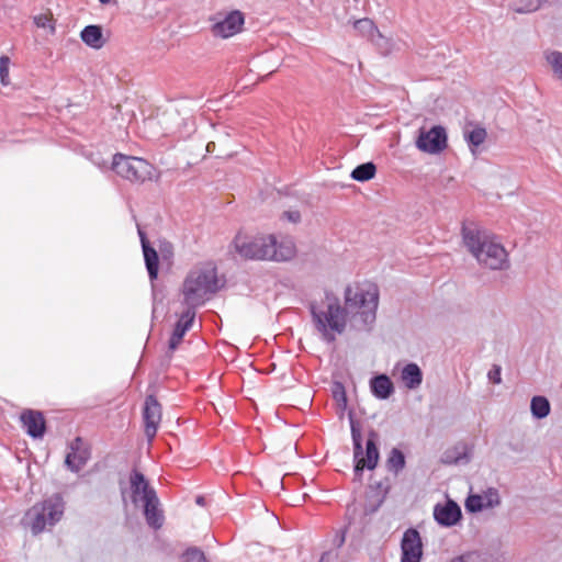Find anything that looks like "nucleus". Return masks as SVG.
Segmentation results:
<instances>
[{"instance_id":"nucleus-1","label":"nucleus","mask_w":562,"mask_h":562,"mask_svg":"<svg viewBox=\"0 0 562 562\" xmlns=\"http://www.w3.org/2000/svg\"><path fill=\"white\" fill-rule=\"evenodd\" d=\"M232 248L244 260L252 261H290L296 256L295 243L290 237L278 238L274 234L251 235L239 231Z\"/></svg>"},{"instance_id":"nucleus-2","label":"nucleus","mask_w":562,"mask_h":562,"mask_svg":"<svg viewBox=\"0 0 562 562\" xmlns=\"http://www.w3.org/2000/svg\"><path fill=\"white\" fill-rule=\"evenodd\" d=\"M316 328L323 338L333 342L336 334H342L347 325L348 310L340 305L339 299L326 293L321 300L311 305Z\"/></svg>"},{"instance_id":"nucleus-3","label":"nucleus","mask_w":562,"mask_h":562,"mask_svg":"<svg viewBox=\"0 0 562 562\" xmlns=\"http://www.w3.org/2000/svg\"><path fill=\"white\" fill-rule=\"evenodd\" d=\"M462 237L468 250L484 267L504 269L508 266L505 248L485 232L476 228H463Z\"/></svg>"},{"instance_id":"nucleus-4","label":"nucleus","mask_w":562,"mask_h":562,"mask_svg":"<svg viewBox=\"0 0 562 562\" xmlns=\"http://www.w3.org/2000/svg\"><path fill=\"white\" fill-rule=\"evenodd\" d=\"M379 303V290L372 283H355L345 290V304L348 313L363 326L375 319Z\"/></svg>"},{"instance_id":"nucleus-5","label":"nucleus","mask_w":562,"mask_h":562,"mask_svg":"<svg viewBox=\"0 0 562 562\" xmlns=\"http://www.w3.org/2000/svg\"><path fill=\"white\" fill-rule=\"evenodd\" d=\"M218 288L216 267L209 265L187 277L183 283L184 300L191 306L200 305L204 302L205 295L215 293Z\"/></svg>"},{"instance_id":"nucleus-6","label":"nucleus","mask_w":562,"mask_h":562,"mask_svg":"<svg viewBox=\"0 0 562 562\" xmlns=\"http://www.w3.org/2000/svg\"><path fill=\"white\" fill-rule=\"evenodd\" d=\"M64 514V502L59 495H54L30 508L24 516V524L31 528L33 535L42 532L46 526H53L60 520Z\"/></svg>"},{"instance_id":"nucleus-7","label":"nucleus","mask_w":562,"mask_h":562,"mask_svg":"<svg viewBox=\"0 0 562 562\" xmlns=\"http://www.w3.org/2000/svg\"><path fill=\"white\" fill-rule=\"evenodd\" d=\"M351 436L353 440V454L356 459V465L355 471L359 472L363 469L373 470L379 461V450L376 447V439L378 434L375 431H370L369 438L367 441L366 447V456L361 457L362 454V436L360 430L355 426L351 425Z\"/></svg>"},{"instance_id":"nucleus-8","label":"nucleus","mask_w":562,"mask_h":562,"mask_svg":"<svg viewBox=\"0 0 562 562\" xmlns=\"http://www.w3.org/2000/svg\"><path fill=\"white\" fill-rule=\"evenodd\" d=\"M143 516L147 526L157 532L160 530L165 522L166 516L162 504L160 503L157 493L143 476Z\"/></svg>"},{"instance_id":"nucleus-9","label":"nucleus","mask_w":562,"mask_h":562,"mask_svg":"<svg viewBox=\"0 0 562 562\" xmlns=\"http://www.w3.org/2000/svg\"><path fill=\"white\" fill-rule=\"evenodd\" d=\"M211 33L214 37L226 40L243 31L245 16L239 10L218 12L210 18Z\"/></svg>"},{"instance_id":"nucleus-10","label":"nucleus","mask_w":562,"mask_h":562,"mask_svg":"<svg viewBox=\"0 0 562 562\" xmlns=\"http://www.w3.org/2000/svg\"><path fill=\"white\" fill-rule=\"evenodd\" d=\"M416 147L420 151L431 155L441 153L447 147L446 130L440 125L432 126L428 131L420 128Z\"/></svg>"},{"instance_id":"nucleus-11","label":"nucleus","mask_w":562,"mask_h":562,"mask_svg":"<svg viewBox=\"0 0 562 562\" xmlns=\"http://www.w3.org/2000/svg\"><path fill=\"white\" fill-rule=\"evenodd\" d=\"M162 419V406L151 394L147 395L143 406L144 432L150 443L156 437Z\"/></svg>"},{"instance_id":"nucleus-12","label":"nucleus","mask_w":562,"mask_h":562,"mask_svg":"<svg viewBox=\"0 0 562 562\" xmlns=\"http://www.w3.org/2000/svg\"><path fill=\"white\" fill-rule=\"evenodd\" d=\"M401 550V562H420L423 557V543L420 535L416 529L409 528L404 532Z\"/></svg>"},{"instance_id":"nucleus-13","label":"nucleus","mask_w":562,"mask_h":562,"mask_svg":"<svg viewBox=\"0 0 562 562\" xmlns=\"http://www.w3.org/2000/svg\"><path fill=\"white\" fill-rule=\"evenodd\" d=\"M90 459V449L88 445L80 438L77 437L69 445V451L66 456L65 463L71 471H79L86 465Z\"/></svg>"},{"instance_id":"nucleus-14","label":"nucleus","mask_w":562,"mask_h":562,"mask_svg":"<svg viewBox=\"0 0 562 562\" xmlns=\"http://www.w3.org/2000/svg\"><path fill=\"white\" fill-rule=\"evenodd\" d=\"M140 159L134 156L116 154L113 158L112 169L122 178L134 182L138 180Z\"/></svg>"},{"instance_id":"nucleus-15","label":"nucleus","mask_w":562,"mask_h":562,"mask_svg":"<svg viewBox=\"0 0 562 562\" xmlns=\"http://www.w3.org/2000/svg\"><path fill=\"white\" fill-rule=\"evenodd\" d=\"M121 491L126 510H130V506L137 509L138 494L140 491V472L137 469L133 470L126 483H121Z\"/></svg>"},{"instance_id":"nucleus-16","label":"nucleus","mask_w":562,"mask_h":562,"mask_svg":"<svg viewBox=\"0 0 562 562\" xmlns=\"http://www.w3.org/2000/svg\"><path fill=\"white\" fill-rule=\"evenodd\" d=\"M21 422L31 437H43L45 431V419L41 412L32 409L24 411L21 414Z\"/></svg>"},{"instance_id":"nucleus-17","label":"nucleus","mask_w":562,"mask_h":562,"mask_svg":"<svg viewBox=\"0 0 562 562\" xmlns=\"http://www.w3.org/2000/svg\"><path fill=\"white\" fill-rule=\"evenodd\" d=\"M435 519L442 526H453L461 518L460 507L452 501L437 505L434 510Z\"/></svg>"},{"instance_id":"nucleus-18","label":"nucleus","mask_w":562,"mask_h":562,"mask_svg":"<svg viewBox=\"0 0 562 562\" xmlns=\"http://www.w3.org/2000/svg\"><path fill=\"white\" fill-rule=\"evenodd\" d=\"M499 504V497L496 490L490 488L483 495H470L465 502V508L469 512L475 513L483 508L493 507Z\"/></svg>"},{"instance_id":"nucleus-19","label":"nucleus","mask_w":562,"mask_h":562,"mask_svg":"<svg viewBox=\"0 0 562 562\" xmlns=\"http://www.w3.org/2000/svg\"><path fill=\"white\" fill-rule=\"evenodd\" d=\"M195 313L192 308H188L179 318L169 340V348L175 350L181 342L186 333L191 328Z\"/></svg>"},{"instance_id":"nucleus-20","label":"nucleus","mask_w":562,"mask_h":562,"mask_svg":"<svg viewBox=\"0 0 562 562\" xmlns=\"http://www.w3.org/2000/svg\"><path fill=\"white\" fill-rule=\"evenodd\" d=\"M143 257L145 266L151 282L158 277L159 256L157 251L148 244L143 235Z\"/></svg>"},{"instance_id":"nucleus-21","label":"nucleus","mask_w":562,"mask_h":562,"mask_svg":"<svg viewBox=\"0 0 562 562\" xmlns=\"http://www.w3.org/2000/svg\"><path fill=\"white\" fill-rule=\"evenodd\" d=\"M80 37L86 45L95 49L101 48L105 43L102 34V29L99 25L86 26L81 31Z\"/></svg>"},{"instance_id":"nucleus-22","label":"nucleus","mask_w":562,"mask_h":562,"mask_svg":"<svg viewBox=\"0 0 562 562\" xmlns=\"http://www.w3.org/2000/svg\"><path fill=\"white\" fill-rule=\"evenodd\" d=\"M401 378L407 389H416L422 384L423 373L417 364L408 363L403 368Z\"/></svg>"},{"instance_id":"nucleus-23","label":"nucleus","mask_w":562,"mask_h":562,"mask_svg":"<svg viewBox=\"0 0 562 562\" xmlns=\"http://www.w3.org/2000/svg\"><path fill=\"white\" fill-rule=\"evenodd\" d=\"M371 390L379 398H387L394 391V386L389 376L382 374L371 380Z\"/></svg>"},{"instance_id":"nucleus-24","label":"nucleus","mask_w":562,"mask_h":562,"mask_svg":"<svg viewBox=\"0 0 562 562\" xmlns=\"http://www.w3.org/2000/svg\"><path fill=\"white\" fill-rule=\"evenodd\" d=\"M353 29L359 36L364 37L369 41H373L374 36L382 37L379 29L371 19L363 18L353 22Z\"/></svg>"},{"instance_id":"nucleus-25","label":"nucleus","mask_w":562,"mask_h":562,"mask_svg":"<svg viewBox=\"0 0 562 562\" xmlns=\"http://www.w3.org/2000/svg\"><path fill=\"white\" fill-rule=\"evenodd\" d=\"M375 165L373 162H366L356 167L352 172V179L357 181H368L375 176Z\"/></svg>"},{"instance_id":"nucleus-26","label":"nucleus","mask_w":562,"mask_h":562,"mask_svg":"<svg viewBox=\"0 0 562 562\" xmlns=\"http://www.w3.org/2000/svg\"><path fill=\"white\" fill-rule=\"evenodd\" d=\"M531 412L537 418H543L550 413L549 401L543 396H535L531 400Z\"/></svg>"},{"instance_id":"nucleus-27","label":"nucleus","mask_w":562,"mask_h":562,"mask_svg":"<svg viewBox=\"0 0 562 562\" xmlns=\"http://www.w3.org/2000/svg\"><path fill=\"white\" fill-rule=\"evenodd\" d=\"M405 464V458L401 450L394 448L392 449L389 458H387V467L390 470H394L397 472L403 469Z\"/></svg>"},{"instance_id":"nucleus-28","label":"nucleus","mask_w":562,"mask_h":562,"mask_svg":"<svg viewBox=\"0 0 562 562\" xmlns=\"http://www.w3.org/2000/svg\"><path fill=\"white\" fill-rule=\"evenodd\" d=\"M546 59L552 67L555 76L562 80V53L561 52L547 53Z\"/></svg>"},{"instance_id":"nucleus-29","label":"nucleus","mask_w":562,"mask_h":562,"mask_svg":"<svg viewBox=\"0 0 562 562\" xmlns=\"http://www.w3.org/2000/svg\"><path fill=\"white\" fill-rule=\"evenodd\" d=\"M486 136V130L484 127L477 126L468 134L467 139L471 146L479 147L485 142Z\"/></svg>"},{"instance_id":"nucleus-30","label":"nucleus","mask_w":562,"mask_h":562,"mask_svg":"<svg viewBox=\"0 0 562 562\" xmlns=\"http://www.w3.org/2000/svg\"><path fill=\"white\" fill-rule=\"evenodd\" d=\"M543 0H526L520 1L515 8L514 11L517 13H530L535 12L541 8Z\"/></svg>"},{"instance_id":"nucleus-31","label":"nucleus","mask_w":562,"mask_h":562,"mask_svg":"<svg viewBox=\"0 0 562 562\" xmlns=\"http://www.w3.org/2000/svg\"><path fill=\"white\" fill-rule=\"evenodd\" d=\"M183 562H207L204 552L198 548H189L182 554Z\"/></svg>"},{"instance_id":"nucleus-32","label":"nucleus","mask_w":562,"mask_h":562,"mask_svg":"<svg viewBox=\"0 0 562 562\" xmlns=\"http://www.w3.org/2000/svg\"><path fill=\"white\" fill-rule=\"evenodd\" d=\"M9 65L10 59L8 56L0 57V80L3 86L9 85Z\"/></svg>"},{"instance_id":"nucleus-33","label":"nucleus","mask_w":562,"mask_h":562,"mask_svg":"<svg viewBox=\"0 0 562 562\" xmlns=\"http://www.w3.org/2000/svg\"><path fill=\"white\" fill-rule=\"evenodd\" d=\"M159 177L160 172L154 166L143 160V181L146 179L156 181Z\"/></svg>"},{"instance_id":"nucleus-34","label":"nucleus","mask_w":562,"mask_h":562,"mask_svg":"<svg viewBox=\"0 0 562 562\" xmlns=\"http://www.w3.org/2000/svg\"><path fill=\"white\" fill-rule=\"evenodd\" d=\"M34 23L37 27L49 29L50 32L55 31L52 19L48 15L40 14L34 18Z\"/></svg>"},{"instance_id":"nucleus-35","label":"nucleus","mask_w":562,"mask_h":562,"mask_svg":"<svg viewBox=\"0 0 562 562\" xmlns=\"http://www.w3.org/2000/svg\"><path fill=\"white\" fill-rule=\"evenodd\" d=\"M488 379L494 384H499L502 382L499 366H493V368L488 371Z\"/></svg>"},{"instance_id":"nucleus-36","label":"nucleus","mask_w":562,"mask_h":562,"mask_svg":"<svg viewBox=\"0 0 562 562\" xmlns=\"http://www.w3.org/2000/svg\"><path fill=\"white\" fill-rule=\"evenodd\" d=\"M283 216L292 223H297L301 220V214L299 211H286L283 213Z\"/></svg>"},{"instance_id":"nucleus-37","label":"nucleus","mask_w":562,"mask_h":562,"mask_svg":"<svg viewBox=\"0 0 562 562\" xmlns=\"http://www.w3.org/2000/svg\"><path fill=\"white\" fill-rule=\"evenodd\" d=\"M469 559H470V557L461 555V557L452 559L450 562H469Z\"/></svg>"},{"instance_id":"nucleus-38","label":"nucleus","mask_w":562,"mask_h":562,"mask_svg":"<svg viewBox=\"0 0 562 562\" xmlns=\"http://www.w3.org/2000/svg\"><path fill=\"white\" fill-rule=\"evenodd\" d=\"M196 504L200 505V506H203L205 504V499L203 496H198L196 497Z\"/></svg>"},{"instance_id":"nucleus-39","label":"nucleus","mask_w":562,"mask_h":562,"mask_svg":"<svg viewBox=\"0 0 562 562\" xmlns=\"http://www.w3.org/2000/svg\"><path fill=\"white\" fill-rule=\"evenodd\" d=\"M136 228H137L138 235L140 236V224L138 222H136Z\"/></svg>"},{"instance_id":"nucleus-40","label":"nucleus","mask_w":562,"mask_h":562,"mask_svg":"<svg viewBox=\"0 0 562 562\" xmlns=\"http://www.w3.org/2000/svg\"><path fill=\"white\" fill-rule=\"evenodd\" d=\"M102 4L110 3L111 0H99Z\"/></svg>"}]
</instances>
